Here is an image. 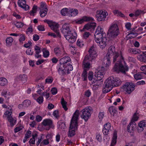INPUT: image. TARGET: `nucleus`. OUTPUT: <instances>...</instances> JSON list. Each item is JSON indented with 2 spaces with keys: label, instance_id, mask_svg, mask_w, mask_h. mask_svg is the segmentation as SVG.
<instances>
[{
  "label": "nucleus",
  "instance_id": "1",
  "mask_svg": "<svg viewBox=\"0 0 146 146\" xmlns=\"http://www.w3.org/2000/svg\"><path fill=\"white\" fill-rule=\"evenodd\" d=\"M113 55V62H116L113 68L114 72L119 73L121 72L125 74L128 70V67L124 60L121 52H115V49L113 46H111L108 48L107 56L111 57Z\"/></svg>",
  "mask_w": 146,
  "mask_h": 146
},
{
  "label": "nucleus",
  "instance_id": "2",
  "mask_svg": "<svg viewBox=\"0 0 146 146\" xmlns=\"http://www.w3.org/2000/svg\"><path fill=\"white\" fill-rule=\"evenodd\" d=\"M121 82L119 78L113 76H111L106 79L103 86L102 92L103 93H106L110 92L113 88L121 84Z\"/></svg>",
  "mask_w": 146,
  "mask_h": 146
},
{
  "label": "nucleus",
  "instance_id": "3",
  "mask_svg": "<svg viewBox=\"0 0 146 146\" xmlns=\"http://www.w3.org/2000/svg\"><path fill=\"white\" fill-rule=\"evenodd\" d=\"M89 55H86L82 63V67L84 70H88L92 67L90 62L96 57L97 53L94 47H92L88 50Z\"/></svg>",
  "mask_w": 146,
  "mask_h": 146
},
{
  "label": "nucleus",
  "instance_id": "4",
  "mask_svg": "<svg viewBox=\"0 0 146 146\" xmlns=\"http://www.w3.org/2000/svg\"><path fill=\"white\" fill-rule=\"evenodd\" d=\"M120 33L119 28L116 23H112L109 27L108 31L109 37L111 39L116 38Z\"/></svg>",
  "mask_w": 146,
  "mask_h": 146
},
{
  "label": "nucleus",
  "instance_id": "5",
  "mask_svg": "<svg viewBox=\"0 0 146 146\" xmlns=\"http://www.w3.org/2000/svg\"><path fill=\"white\" fill-rule=\"evenodd\" d=\"M44 22L48 24L51 29L56 33L58 37L59 38L61 37L60 34L58 30L59 26L58 24L52 21H49L48 20H44Z\"/></svg>",
  "mask_w": 146,
  "mask_h": 146
},
{
  "label": "nucleus",
  "instance_id": "6",
  "mask_svg": "<svg viewBox=\"0 0 146 146\" xmlns=\"http://www.w3.org/2000/svg\"><path fill=\"white\" fill-rule=\"evenodd\" d=\"M91 110V109L88 107L83 109L80 112L81 118L84 119L86 121H87L91 116L90 112Z\"/></svg>",
  "mask_w": 146,
  "mask_h": 146
},
{
  "label": "nucleus",
  "instance_id": "7",
  "mask_svg": "<svg viewBox=\"0 0 146 146\" xmlns=\"http://www.w3.org/2000/svg\"><path fill=\"white\" fill-rule=\"evenodd\" d=\"M79 111L76 110L72 118L69 128H77V120L79 116Z\"/></svg>",
  "mask_w": 146,
  "mask_h": 146
},
{
  "label": "nucleus",
  "instance_id": "8",
  "mask_svg": "<svg viewBox=\"0 0 146 146\" xmlns=\"http://www.w3.org/2000/svg\"><path fill=\"white\" fill-rule=\"evenodd\" d=\"M94 40L101 48L103 49L106 46L107 42V39L106 36H103L102 37L99 38L97 40H97L96 38H94Z\"/></svg>",
  "mask_w": 146,
  "mask_h": 146
},
{
  "label": "nucleus",
  "instance_id": "9",
  "mask_svg": "<svg viewBox=\"0 0 146 146\" xmlns=\"http://www.w3.org/2000/svg\"><path fill=\"white\" fill-rule=\"evenodd\" d=\"M135 85L132 83L127 82L122 86V88L127 93L130 94L135 89Z\"/></svg>",
  "mask_w": 146,
  "mask_h": 146
},
{
  "label": "nucleus",
  "instance_id": "10",
  "mask_svg": "<svg viewBox=\"0 0 146 146\" xmlns=\"http://www.w3.org/2000/svg\"><path fill=\"white\" fill-rule=\"evenodd\" d=\"M94 38H96L97 41L99 38L102 37L103 36H106L105 32L104 31L103 29L100 26H98L94 34Z\"/></svg>",
  "mask_w": 146,
  "mask_h": 146
},
{
  "label": "nucleus",
  "instance_id": "11",
  "mask_svg": "<svg viewBox=\"0 0 146 146\" xmlns=\"http://www.w3.org/2000/svg\"><path fill=\"white\" fill-rule=\"evenodd\" d=\"M107 15L108 13L105 11H98L96 12V17L98 21H103L105 20Z\"/></svg>",
  "mask_w": 146,
  "mask_h": 146
},
{
  "label": "nucleus",
  "instance_id": "12",
  "mask_svg": "<svg viewBox=\"0 0 146 146\" xmlns=\"http://www.w3.org/2000/svg\"><path fill=\"white\" fill-rule=\"evenodd\" d=\"M71 28L70 25L68 24L65 23L63 25L62 32L64 36L70 34L71 33Z\"/></svg>",
  "mask_w": 146,
  "mask_h": 146
},
{
  "label": "nucleus",
  "instance_id": "13",
  "mask_svg": "<svg viewBox=\"0 0 146 146\" xmlns=\"http://www.w3.org/2000/svg\"><path fill=\"white\" fill-rule=\"evenodd\" d=\"M77 34L76 33H70V34L65 36V37L69 42L73 43L74 42L76 39Z\"/></svg>",
  "mask_w": 146,
  "mask_h": 146
},
{
  "label": "nucleus",
  "instance_id": "14",
  "mask_svg": "<svg viewBox=\"0 0 146 146\" xmlns=\"http://www.w3.org/2000/svg\"><path fill=\"white\" fill-rule=\"evenodd\" d=\"M94 19L91 17L84 16L80 19L76 20V23L78 24H81L84 22H88L90 21H93Z\"/></svg>",
  "mask_w": 146,
  "mask_h": 146
},
{
  "label": "nucleus",
  "instance_id": "15",
  "mask_svg": "<svg viewBox=\"0 0 146 146\" xmlns=\"http://www.w3.org/2000/svg\"><path fill=\"white\" fill-rule=\"evenodd\" d=\"M18 4L19 7L25 11H27L29 9V7L26 4L25 0H18Z\"/></svg>",
  "mask_w": 146,
  "mask_h": 146
},
{
  "label": "nucleus",
  "instance_id": "16",
  "mask_svg": "<svg viewBox=\"0 0 146 146\" xmlns=\"http://www.w3.org/2000/svg\"><path fill=\"white\" fill-rule=\"evenodd\" d=\"M71 60L70 58L68 56H65L61 58L59 60L60 64L65 66L68 63H69Z\"/></svg>",
  "mask_w": 146,
  "mask_h": 146
},
{
  "label": "nucleus",
  "instance_id": "17",
  "mask_svg": "<svg viewBox=\"0 0 146 146\" xmlns=\"http://www.w3.org/2000/svg\"><path fill=\"white\" fill-rule=\"evenodd\" d=\"M42 124L44 126H48L50 128H53L54 127L52 120L49 119H44L42 122Z\"/></svg>",
  "mask_w": 146,
  "mask_h": 146
},
{
  "label": "nucleus",
  "instance_id": "18",
  "mask_svg": "<svg viewBox=\"0 0 146 146\" xmlns=\"http://www.w3.org/2000/svg\"><path fill=\"white\" fill-rule=\"evenodd\" d=\"M69 13H68V16L70 17H74L78 14V11L76 9L69 8Z\"/></svg>",
  "mask_w": 146,
  "mask_h": 146
},
{
  "label": "nucleus",
  "instance_id": "19",
  "mask_svg": "<svg viewBox=\"0 0 146 146\" xmlns=\"http://www.w3.org/2000/svg\"><path fill=\"white\" fill-rule=\"evenodd\" d=\"M58 71L59 74L61 75H63L66 73V71L63 65H58L57 66Z\"/></svg>",
  "mask_w": 146,
  "mask_h": 146
},
{
  "label": "nucleus",
  "instance_id": "20",
  "mask_svg": "<svg viewBox=\"0 0 146 146\" xmlns=\"http://www.w3.org/2000/svg\"><path fill=\"white\" fill-rule=\"evenodd\" d=\"M117 132L116 130H115L113 132L110 146H114L115 145L117 142Z\"/></svg>",
  "mask_w": 146,
  "mask_h": 146
},
{
  "label": "nucleus",
  "instance_id": "21",
  "mask_svg": "<svg viewBox=\"0 0 146 146\" xmlns=\"http://www.w3.org/2000/svg\"><path fill=\"white\" fill-rule=\"evenodd\" d=\"M107 54L106 56L104 62V64H103V66L104 67H106L107 68L108 67L110 66L111 64V62L110 59L111 58V57H108L107 56Z\"/></svg>",
  "mask_w": 146,
  "mask_h": 146
},
{
  "label": "nucleus",
  "instance_id": "22",
  "mask_svg": "<svg viewBox=\"0 0 146 146\" xmlns=\"http://www.w3.org/2000/svg\"><path fill=\"white\" fill-rule=\"evenodd\" d=\"M104 73L102 70H99L96 74H95L94 76H95V78L99 79V80H102V78L104 77Z\"/></svg>",
  "mask_w": 146,
  "mask_h": 146
},
{
  "label": "nucleus",
  "instance_id": "23",
  "mask_svg": "<svg viewBox=\"0 0 146 146\" xmlns=\"http://www.w3.org/2000/svg\"><path fill=\"white\" fill-rule=\"evenodd\" d=\"M8 81L5 78L1 77L0 78V86H4L7 85Z\"/></svg>",
  "mask_w": 146,
  "mask_h": 146
},
{
  "label": "nucleus",
  "instance_id": "24",
  "mask_svg": "<svg viewBox=\"0 0 146 146\" xmlns=\"http://www.w3.org/2000/svg\"><path fill=\"white\" fill-rule=\"evenodd\" d=\"M8 121L10 123V125L11 127H13L16 124V122L17 121L16 118L14 117H9L7 119Z\"/></svg>",
  "mask_w": 146,
  "mask_h": 146
},
{
  "label": "nucleus",
  "instance_id": "25",
  "mask_svg": "<svg viewBox=\"0 0 146 146\" xmlns=\"http://www.w3.org/2000/svg\"><path fill=\"white\" fill-rule=\"evenodd\" d=\"M12 113V112L11 111V108L10 107L8 108L7 110L4 113L5 116L7 117V119L9 118V117H11L12 116L11 115Z\"/></svg>",
  "mask_w": 146,
  "mask_h": 146
},
{
  "label": "nucleus",
  "instance_id": "26",
  "mask_svg": "<svg viewBox=\"0 0 146 146\" xmlns=\"http://www.w3.org/2000/svg\"><path fill=\"white\" fill-rule=\"evenodd\" d=\"M69 8H63L60 11L61 14L63 16H68V13H69Z\"/></svg>",
  "mask_w": 146,
  "mask_h": 146
},
{
  "label": "nucleus",
  "instance_id": "27",
  "mask_svg": "<svg viewBox=\"0 0 146 146\" xmlns=\"http://www.w3.org/2000/svg\"><path fill=\"white\" fill-rule=\"evenodd\" d=\"M143 73L142 72L137 73L134 75V77L136 80H138L143 78Z\"/></svg>",
  "mask_w": 146,
  "mask_h": 146
},
{
  "label": "nucleus",
  "instance_id": "28",
  "mask_svg": "<svg viewBox=\"0 0 146 146\" xmlns=\"http://www.w3.org/2000/svg\"><path fill=\"white\" fill-rule=\"evenodd\" d=\"M63 68H65L66 72L67 71L68 73H69V71L72 70L73 69L72 65L70 63H68L65 66H63Z\"/></svg>",
  "mask_w": 146,
  "mask_h": 146
},
{
  "label": "nucleus",
  "instance_id": "29",
  "mask_svg": "<svg viewBox=\"0 0 146 146\" xmlns=\"http://www.w3.org/2000/svg\"><path fill=\"white\" fill-rule=\"evenodd\" d=\"M103 80H99L95 78V79H94V80L93 81H92V84H96L98 86H101L102 84Z\"/></svg>",
  "mask_w": 146,
  "mask_h": 146
},
{
  "label": "nucleus",
  "instance_id": "30",
  "mask_svg": "<svg viewBox=\"0 0 146 146\" xmlns=\"http://www.w3.org/2000/svg\"><path fill=\"white\" fill-rule=\"evenodd\" d=\"M138 35V33L135 32H131L128 34L126 36L128 39H131L136 37Z\"/></svg>",
  "mask_w": 146,
  "mask_h": 146
},
{
  "label": "nucleus",
  "instance_id": "31",
  "mask_svg": "<svg viewBox=\"0 0 146 146\" xmlns=\"http://www.w3.org/2000/svg\"><path fill=\"white\" fill-rule=\"evenodd\" d=\"M137 58L140 61L146 63V56L145 55L140 54L138 56Z\"/></svg>",
  "mask_w": 146,
  "mask_h": 146
},
{
  "label": "nucleus",
  "instance_id": "32",
  "mask_svg": "<svg viewBox=\"0 0 146 146\" xmlns=\"http://www.w3.org/2000/svg\"><path fill=\"white\" fill-rule=\"evenodd\" d=\"M109 111L112 115L114 116L117 113V111L113 106L110 107L109 109Z\"/></svg>",
  "mask_w": 146,
  "mask_h": 146
},
{
  "label": "nucleus",
  "instance_id": "33",
  "mask_svg": "<svg viewBox=\"0 0 146 146\" xmlns=\"http://www.w3.org/2000/svg\"><path fill=\"white\" fill-rule=\"evenodd\" d=\"M139 118V113L136 112L133 115L131 120L135 122L138 120Z\"/></svg>",
  "mask_w": 146,
  "mask_h": 146
},
{
  "label": "nucleus",
  "instance_id": "34",
  "mask_svg": "<svg viewBox=\"0 0 146 146\" xmlns=\"http://www.w3.org/2000/svg\"><path fill=\"white\" fill-rule=\"evenodd\" d=\"M54 52L55 54L58 56H60L62 53L61 49L58 47H56L54 48Z\"/></svg>",
  "mask_w": 146,
  "mask_h": 146
},
{
  "label": "nucleus",
  "instance_id": "35",
  "mask_svg": "<svg viewBox=\"0 0 146 146\" xmlns=\"http://www.w3.org/2000/svg\"><path fill=\"white\" fill-rule=\"evenodd\" d=\"M22 103L23 104L24 107L25 108H28L31 105V102L29 100H24Z\"/></svg>",
  "mask_w": 146,
  "mask_h": 146
},
{
  "label": "nucleus",
  "instance_id": "36",
  "mask_svg": "<svg viewBox=\"0 0 146 146\" xmlns=\"http://www.w3.org/2000/svg\"><path fill=\"white\" fill-rule=\"evenodd\" d=\"M113 13L115 15L118 16H119L122 17H125L124 15L118 10H114L113 11Z\"/></svg>",
  "mask_w": 146,
  "mask_h": 146
},
{
  "label": "nucleus",
  "instance_id": "37",
  "mask_svg": "<svg viewBox=\"0 0 146 146\" xmlns=\"http://www.w3.org/2000/svg\"><path fill=\"white\" fill-rule=\"evenodd\" d=\"M31 131H28L26 132L25 135V138L23 139V142L25 143L27 140V139L31 136Z\"/></svg>",
  "mask_w": 146,
  "mask_h": 146
},
{
  "label": "nucleus",
  "instance_id": "38",
  "mask_svg": "<svg viewBox=\"0 0 146 146\" xmlns=\"http://www.w3.org/2000/svg\"><path fill=\"white\" fill-rule=\"evenodd\" d=\"M13 41V39L12 37H10L7 38L6 40V45L7 46H11Z\"/></svg>",
  "mask_w": 146,
  "mask_h": 146
},
{
  "label": "nucleus",
  "instance_id": "39",
  "mask_svg": "<svg viewBox=\"0 0 146 146\" xmlns=\"http://www.w3.org/2000/svg\"><path fill=\"white\" fill-rule=\"evenodd\" d=\"M75 128H69L68 137H71L75 134Z\"/></svg>",
  "mask_w": 146,
  "mask_h": 146
},
{
  "label": "nucleus",
  "instance_id": "40",
  "mask_svg": "<svg viewBox=\"0 0 146 146\" xmlns=\"http://www.w3.org/2000/svg\"><path fill=\"white\" fill-rule=\"evenodd\" d=\"M7 91L8 90L7 89L3 90L1 92V94L5 97L9 98L10 94L9 93H8Z\"/></svg>",
  "mask_w": 146,
  "mask_h": 146
},
{
  "label": "nucleus",
  "instance_id": "41",
  "mask_svg": "<svg viewBox=\"0 0 146 146\" xmlns=\"http://www.w3.org/2000/svg\"><path fill=\"white\" fill-rule=\"evenodd\" d=\"M138 125L140 128L146 127V120H143L140 121Z\"/></svg>",
  "mask_w": 146,
  "mask_h": 146
},
{
  "label": "nucleus",
  "instance_id": "42",
  "mask_svg": "<svg viewBox=\"0 0 146 146\" xmlns=\"http://www.w3.org/2000/svg\"><path fill=\"white\" fill-rule=\"evenodd\" d=\"M19 79L21 80L23 83L25 82L27 79V75L25 74H23V75H20L19 76Z\"/></svg>",
  "mask_w": 146,
  "mask_h": 146
},
{
  "label": "nucleus",
  "instance_id": "43",
  "mask_svg": "<svg viewBox=\"0 0 146 146\" xmlns=\"http://www.w3.org/2000/svg\"><path fill=\"white\" fill-rule=\"evenodd\" d=\"M48 12L47 9H45L40 10V15L42 17H44L46 15Z\"/></svg>",
  "mask_w": 146,
  "mask_h": 146
},
{
  "label": "nucleus",
  "instance_id": "44",
  "mask_svg": "<svg viewBox=\"0 0 146 146\" xmlns=\"http://www.w3.org/2000/svg\"><path fill=\"white\" fill-rule=\"evenodd\" d=\"M43 56L45 58H47L49 55V51L46 48H44L42 50Z\"/></svg>",
  "mask_w": 146,
  "mask_h": 146
},
{
  "label": "nucleus",
  "instance_id": "45",
  "mask_svg": "<svg viewBox=\"0 0 146 146\" xmlns=\"http://www.w3.org/2000/svg\"><path fill=\"white\" fill-rule=\"evenodd\" d=\"M94 76H93V72L92 71H90L88 75V78L89 80L91 81V82L93 81L94 79L95 78V77H94Z\"/></svg>",
  "mask_w": 146,
  "mask_h": 146
},
{
  "label": "nucleus",
  "instance_id": "46",
  "mask_svg": "<svg viewBox=\"0 0 146 146\" xmlns=\"http://www.w3.org/2000/svg\"><path fill=\"white\" fill-rule=\"evenodd\" d=\"M19 40L20 42L22 43H23V42L25 41V39L26 37L25 35L23 34H21L19 33Z\"/></svg>",
  "mask_w": 146,
  "mask_h": 146
},
{
  "label": "nucleus",
  "instance_id": "47",
  "mask_svg": "<svg viewBox=\"0 0 146 146\" xmlns=\"http://www.w3.org/2000/svg\"><path fill=\"white\" fill-rule=\"evenodd\" d=\"M137 125L135 122L131 120L130 122L128 125L127 128H136Z\"/></svg>",
  "mask_w": 146,
  "mask_h": 146
},
{
  "label": "nucleus",
  "instance_id": "48",
  "mask_svg": "<svg viewBox=\"0 0 146 146\" xmlns=\"http://www.w3.org/2000/svg\"><path fill=\"white\" fill-rule=\"evenodd\" d=\"M61 103L62 105L63 108L65 111L67 110L68 108H67L66 104L67 102H65L64 98H62L61 100Z\"/></svg>",
  "mask_w": 146,
  "mask_h": 146
},
{
  "label": "nucleus",
  "instance_id": "49",
  "mask_svg": "<svg viewBox=\"0 0 146 146\" xmlns=\"http://www.w3.org/2000/svg\"><path fill=\"white\" fill-rule=\"evenodd\" d=\"M32 138H31L30 139L29 142L30 143V144H33L35 143V137H36L37 135L36 134H35L34 135H32Z\"/></svg>",
  "mask_w": 146,
  "mask_h": 146
},
{
  "label": "nucleus",
  "instance_id": "50",
  "mask_svg": "<svg viewBox=\"0 0 146 146\" xmlns=\"http://www.w3.org/2000/svg\"><path fill=\"white\" fill-rule=\"evenodd\" d=\"M90 35L91 34L90 33L88 32H84V33H83L82 38L84 39H86L88 38Z\"/></svg>",
  "mask_w": 146,
  "mask_h": 146
},
{
  "label": "nucleus",
  "instance_id": "51",
  "mask_svg": "<svg viewBox=\"0 0 146 146\" xmlns=\"http://www.w3.org/2000/svg\"><path fill=\"white\" fill-rule=\"evenodd\" d=\"M87 71L84 70L82 74V78L84 81H86L87 80Z\"/></svg>",
  "mask_w": 146,
  "mask_h": 146
},
{
  "label": "nucleus",
  "instance_id": "52",
  "mask_svg": "<svg viewBox=\"0 0 146 146\" xmlns=\"http://www.w3.org/2000/svg\"><path fill=\"white\" fill-rule=\"evenodd\" d=\"M57 125L59 128H64L66 126L65 123L61 121H59L57 123Z\"/></svg>",
  "mask_w": 146,
  "mask_h": 146
},
{
  "label": "nucleus",
  "instance_id": "53",
  "mask_svg": "<svg viewBox=\"0 0 146 146\" xmlns=\"http://www.w3.org/2000/svg\"><path fill=\"white\" fill-rule=\"evenodd\" d=\"M59 113L58 110H55L53 111L52 115L56 118L58 119L60 117Z\"/></svg>",
  "mask_w": 146,
  "mask_h": 146
},
{
  "label": "nucleus",
  "instance_id": "54",
  "mask_svg": "<svg viewBox=\"0 0 146 146\" xmlns=\"http://www.w3.org/2000/svg\"><path fill=\"white\" fill-rule=\"evenodd\" d=\"M43 98L42 96H40L38 97L35 100L39 104H41L43 103Z\"/></svg>",
  "mask_w": 146,
  "mask_h": 146
},
{
  "label": "nucleus",
  "instance_id": "55",
  "mask_svg": "<svg viewBox=\"0 0 146 146\" xmlns=\"http://www.w3.org/2000/svg\"><path fill=\"white\" fill-rule=\"evenodd\" d=\"M37 9V6L36 5H34L33 6L32 10L30 11V13L31 14L32 13L34 14L36 12Z\"/></svg>",
  "mask_w": 146,
  "mask_h": 146
},
{
  "label": "nucleus",
  "instance_id": "56",
  "mask_svg": "<svg viewBox=\"0 0 146 146\" xmlns=\"http://www.w3.org/2000/svg\"><path fill=\"white\" fill-rule=\"evenodd\" d=\"M47 9L46 5V4L43 2H41L40 3V10L45 9Z\"/></svg>",
  "mask_w": 146,
  "mask_h": 146
},
{
  "label": "nucleus",
  "instance_id": "57",
  "mask_svg": "<svg viewBox=\"0 0 146 146\" xmlns=\"http://www.w3.org/2000/svg\"><path fill=\"white\" fill-rule=\"evenodd\" d=\"M109 131V128H103L102 132L106 136L108 135ZM106 137V136H105Z\"/></svg>",
  "mask_w": 146,
  "mask_h": 146
},
{
  "label": "nucleus",
  "instance_id": "58",
  "mask_svg": "<svg viewBox=\"0 0 146 146\" xmlns=\"http://www.w3.org/2000/svg\"><path fill=\"white\" fill-rule=\"evenodd\" d=\"M15 26L17 28H20L22 27L23 26V23L22 22H17L15 24Z\"/></svg>",
  "mask_w": 146,
  "mask_h": 146
},
{
  "label": "nucleus",
  "instance_id": "59",
  "mask_svg": "<svg viewBox=\"0 0 146 146\" xmlns=\"http://www.w3.org/2000/svg\"><path fill=\"white\" fill-rule=\"evenodd\" d=\"M77 45L80 47H82L84 45V43L81 40H78L77 42Z\"/></svg>",
  "mask_w": 146,
  "mask_h": 146
},
{
  "label": "nucleus",
  "instance_id": "60",
  "mask_svg": "<svg viewBox=\"0 0 146 146\" xmlns=\"http://www.w3.org/2000/svg\"><path fill=\"white\" fill-rule=\"evenodd\" d=\"M88 25L90 27L91 29H94L96 26V24L94 22H92L88 23Z\"/></svg>",
  "mask_w": 146,
  "mask_h": 146
},
{
  "label": "nucleus",
  "instance_id": "61",
  "mask_svg": "<svg viewBox=\"0 0 146 146\" xmlns=\"http://www.w3.org/2000/svg\"><path fill=\"white\" fill-rule=\"evenodd\" d=\"M128 52L134 54H137L138 52L137 51H136L135 49L133 48H130L129 49Z\"/></svg>",
  "mask_w": 146,
  "mask_h": 146
},
{
  "label": "nucleus",
  "instance_id": "62",
  "mask_svg": "<svg viewBox=\"0 0 146 146\" xmlns=\"http://www.w3.org/2000/svg\"><path fill=\"white\" fill-rule=\"evenodd\" d=\"M104 111L100 112L98 114V117L100 119L102 120L104 116Z\"/></svg>",
  "mask_w": 146,
  "mask_h": 146
},
{
  "label": "nucleus",
  "instance_id": "63",
  "mask_svg": "<svg viewBox=\"0 0 146 146\" xmlns=\"http://www.w3.org/2000/svg\"><path fill=\"white\" fill-rule=\"evenodd\" d=\"M42 119V117L39 115H36L35 120L37 122H40Z\"/></svg>",
  "mask_w": 146,
  "mask_h": 146
},
{
  "label": "nucleus",
  "instance_id": "64",
  "mask_svg": "<svg viewBox=\"0 0 146 146\" xmlns=\"http://www.w3.org/2000/svg\"><path fill=\"white\" fill-rule=\"evenodd\" d=\"M143 13L142 11L141 10H137L135 11V16L137 17L139 16Z\"/></svg>",
  "mask_w": 146,
  "mask_h": 146
}]
</instances>
